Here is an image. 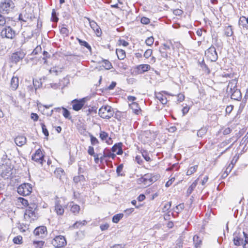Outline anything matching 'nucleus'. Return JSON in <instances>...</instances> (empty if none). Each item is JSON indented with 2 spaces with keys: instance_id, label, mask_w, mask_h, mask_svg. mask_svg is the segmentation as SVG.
<instances>
[{
  "instance_id": "1",
  "label": "nucleus",
  "mask_w": 248,
  "mask_h": 248,
  "mask_svg": "<svg viewBox=\"0 0 248 248\" xmlns=\"http://www.w3.org/2000/svg\"><path fill=\"white\" fill-rule=\"evenodd\" d=\"M159 178L160 175L158 174L147 173L137 178L136 182L138 185L143 187H147L156 181Z\"/></svg>"
},
{
  "instance_id": "2",
  "label": "nucleus",
  "mask_w": 248,
  "mask_h": 248,
  "mask_svg": "<svg viewBox=\"0 0 248 248\" xmlns=\"http://www.w3.org/2000/svg\"><path fill=\"white\" fill-rule=\"evenodd\" d=\"M37 205L34 203H31L30 205L25 209L23 218L25 221L32 223L38 218L37 212Z\"/></svg>"
},
{
  "instance_id": "3",
  "label": "nucleus",
  "mask_w": 248,
  "mask_h": 248,
  "mask_svg": "<svg viewBox=\"0 0 248 248\" xmlns=\"http://www.w3.org/2000/svg\"><path fill=\"white\" fill-rule=\"evenodd\" d=\"M54 211L59 216L63 215L65 209L67 207L66 200L64 197L56 196L54 198Z\"/></svg>"
},
{
  "instance_id": "4",
  "label": "nucleus",
  "mask_w": 248,
  "mask_h": 248,
  "mask_svg": "<svg viewBox=\"0 0 248 248\" xmlns=\"http://www.w3.org/2000/svg\"><path fill=\"white\" fill-rule=\"evenodd\" d=\"M15 8V4L12 0H2L0 2V13L8 15L12 12Z\"/></svg>"
},
{
  "instance_id": "5",
  "label": "nucleus",
  "mask_w": 248,
  "mask_h": 248,
  "mask_svg": "<svg viewBox=\"0 0 248 248\" xmlns=\"http://www.w3.org/2000/svg\"><path fill=\"white\" fill-rule=\"evenodd\" d=\"M98 114L103 119H109L113 116L114 110L109 105H104L99 108Z\"/></svg>"
},
{
  "instance_id": "6",
  "label": "nucleus",
  "mask_w": 248,
  "mask_h": 248,
  "mask_svg": "<svg viewBox=\"0 0 248 248\" xmlns=\"http://www.w3.org/2000/svg\"><path fill=\"white\" fill-rule=\"evenodd\" d=\"M31 159L37 164L43 166L46 162L45 159V152L42 148H39L35 151L31 156Z\"/></svg>"
},
{
  "instance_id": "7",
  "label": "nucleus",
  "mask_w": 248,
  "mask_h": 248,
  "mask_svg": "<svg viewBox=\"0 0 248 248\" xmlns=\"http://www.w3.org/2000/svg\"><path fill=\"white\" fill-rule=\"evenodd\" d=\"M32 186L28 183H24L20 185L17 188V193L22 196H29L32 192Z\"/></svg>"
},
{
  "instance_id": "8",
  "label": "nucleus",
  "mask_w": 248,
  "mask_h": 248,
  "mask_svg": "<svg viewBox=\"0 0 248 248\" xmlns=\"http://www.w3.org/2000/svg\"><path fill=\"white\" fill-rule=\"evenodd\" d=\"M67 243L65 236L62 235H55L51 240V244L54 248L65 247Z\"/></svg>"
},
{
  "instance_id": "9",
  "label": "nucleus",
  "mask_w": 248,
  "mask_h": 248,
  "mask_svg": "<svg viewBox=\"0 0 248 248\" xmlns=\"http://www.w3.org/2000/svg\"><path fill=\"white\" fill-rule=\"evenodd\" d=\"M25 54L21 50L12 53L8 58L9 62L13 64H16L21 61L25 57Z\"/></svg>"
},
{
  "instance_id": "10",
  "label": "nucleus",
  "mask_w": 248,
  "mask_h": 248,
  "mask_svg": "<svg viewBox=\"0 0 248 248\" xmlns=\"http://www.w3.org/2000/svg\"><path fill=\"white\" fill-rule=\"evenodd\" d=\"M33 234L37 239H43L47 234V229L45 226H39L35 228Z\"/></svg>"
},
{
  "instance_id": "11",
  "label": "nucleus",
  "mask_w": 248,
  "mask_h": 248,
  "mask_svg": "<svg viewBox=\"0 0 248 248\" xmlns=\"http://www.w3.org/2000/svg\"><path fill=\"white\" fill-rule=\"evenodd\" d=\"M116 156L115 154L112 152L110 149L105 148L103 151L102 155L99 157V161L103 162V161H108L109 159H114Z\"/></svg>"
},
{
  "instance_id": "12",
  "label": "nucleus",
  "mask_w": 248,
  "mask_h": 248,
  "mask_svg": "<svg viewBox=\"0 0 248 248\" xmlns=\"http://www.w3.org/2000/svg\"><path fill=\"white\" fill-rule=\"evenodd\" d=\"M0 36L2 38H6L12 39L15 38L16 33L10 26L4 28L0 32Z\"/></svg>"
},
{
  "instance_id": "13",
  "label": "nucleus",
  "mask_w": 248,
  "mask_h": 248,
  "mask_svg": "<svg viewBox=\"0 0 248 248\" xmlns=\"http://www.w3.org/2000/svg\"><path fill=\"white\" fill-rule=\"evenodd\" d=\"M207 58L211 62H215L217 59V54L214 46H210L205 52Z\"/></svg>"
},
{
  "instance_id": "14",
  "label": "nucleus",
  "mask_w": 248,
  "mask_h": 248,
  "mask_svg": "<svg viewBox=\"0 0 248 248\" xmlns=\"http://www.w3.org/2000/svg\"><path fill=\"white\" fill-rule=\"evenodd\" d=\"M165 95L174 96L175 95L170 93L167 91H162L155 93L156 98L162 105H166L168 102V99Z\"/></svg>"
},
{
  "instance_id": "15",
  "label": "nucleus",
  "mask_w": 248,
  "mask_h": 248,
  "mask_svg": "<svg viewBox=\"0 0 248 248\" xmlns=\"http://www.w3.org/2000/svg\"><path fill=\"white\" fill-rule=\"evenodd\" d=\"M86 102L84 98L80 99H75L71 101L72 108L75 111H79L82 109Z\"/></svg>"
},
{
  "instance_id": "16",
  "label": "nucleus",
  "mask_w": 248,
  "mask_h": 248,
  "mask_svg": "<svg viewBox=\"0 0 248 248\" xmlns=\"http://www.w3.org/2000/svg\"><path fill=\"white\" fill-rule=\"evenodd\" d=\"M171 50L169 46L163 44L159 48V52L162 58L167 59L170 57Z\"/></svg>"
},
{
  "instance_id": "17",
  "label": "nucleus",
  "mask_w": 248,
  "mask_h": 248,
  "mask_svg": "<svg viewBox=\"0 0 248 248\" xmlns=\"http://www.w3.org/2000/svg\"><path fill=\"white\" fill-rule=\"evenodd\" d=\"M89 23L91 28L93 29L97 37L101 36L102 34V30L96 22L93 20H89Z\"/></svg>"
},
{
  "instance_id": "18",
  "label": "nucleus",
  "mask_w": 248,
  "mask_h": 248,
  "mask_svg": "<svg viewBox=\"0 0 248 248\" xmlns=\"http://www.w3.org/2000/svg\"><path fill=\"white\" fill-rule=\"evenodd\" d=\"M63 66L61 64H55L49 70V73L54 76H58L62 71Z\"/></svg>"
},
{
  "instance_id": "19",
  "label": "nucleus",
  "mask_w": 248,
  "mask_h": 248,
  "mask_svg": "<svg viewBox=\"0 0 248 248\" xmlns=\"http://www.w3.org/2000/svg\"><path fill=\"white\" fill-rule=\"evenodd\" d=\"M14 141L17 146L22 147L27 143V138L23 135H18L15 138Z\"/></svg>"
},
{
  "instance_id": "20",
  "label": "nucleus",
  "mask_w": 248,
  "mask_h": 248,
  "mask_svg": "<svg viewBox=\"0 0 248 248\" xmlns=\"http://www.w3.org/2000/svg\"><path fill=\"white\" fill-rule=\"evenodd\" d=\"M129 108L136 115L141 114L142 110L137 102H131L129 105Z\"/></svg>"
},
{
  "instance_id": "21",
  "label": "nucleus",
  "mask_w": 248,
  "mask_h": 248,
  "mask_svg": "<svg viewBox=\"0 0 248 248\" xmlns=\"http://www.w3.org/2000/svg\"><path fill=\"white\" fill-rule=\"evenodd\" d=\"M87 153L89 155L92 156L94 158V161L96 164H98L99 162V154H96L94 151V149L92 146H89L88 148Z\"/></svg>"
},
{
  "instance_id": "22",
  "label": "nucleus",
  "mask_w": 248,
  "mask_h": 248,
  "mask_svg": "<svg viewBox=\"0 0 248 248\" xmlns=\"http://www.w3.org/2000/svg\"><path fill=\"white\" fill-rule=\"evenodd\" d=\"M99 138L102 140H106L108 144H112V140L111 138L109 137L108 134L104 131H101L99 133Z\"/></svg>"
},
{
  "instance_id": "23",
  "label": "nucleus",
  "mask_w": 248,
  "mask_h": 248,
  "mask_svg": "<svg viewBox=\"0 0 248 248\" xmlns=\"http://www.w3.org/2000/svg\"><path fill=\"white\" fill-rule=\"evenodd\" d=\"M237 82L238 78L237 77H234V78L232 79V80L230 81L227 87V90L229 91V92L238 89L237 88Z\"/></svg>"
},
{
  "instance_id": "24",
  "label": "nucleus",
  "mask_w": 248,
  "mask_h": 248,
  "mask_svg": "<svg viewBox=\"0 0 248 248\" xmlns=\"http://www.w3.org/2000/svg\"><path fill=\"white\" fill-rule=\"evenodd\" d=\"M19 85V79L17 77H13L10 81V88L13 91H16Z\"/></svg>"
},
{
  "instance_id": "25",
  "label": "nucleus",
  "mask_w": 248,
  "mask_h": 248,
  "mask_svg": "<svg viewBox=\"0 0 248 248\" xmlns=\"http://www.w3.org/2000/svg\"><path fill=\"white\" fill-rule=\"evenodd\" d=\"M136 69L139 73L141 74L149 71L151 69V66L147 64H140L137 66Z\"/></svg>"
},
{
  "instance_id": "26",
  "label": "nucleus",
  "mask_w": 248,
  "mask_h": 248,
  "mask_svg": "<svg viewBox=\"0 0 248 248\" xmlns=\"http://www.w3.org/2000/svg\"><path fill=\"white\" fill-rule=\"evenodd\" d=\"M17 201L19 205H22V208H27L30 205L28 200L23 197H18L17 199Z\"/></svg>"
},
{
  "instance_id": "27",
  "label": "nucleus",
  "mask_w": 248,
  "mask_h": 248,
  "mask_svg": "<svg viewBox=\"0 0 248 248\" xmlns=\"http://www.w3.org/2000/svg\"><path fill=\"white\" fill-rule=\"evenodd\" d=\"M115 53L119 60H124L126 58V52L124 49L121 48H116L115 50Z\"/></svg>"
},
{
  "instance_id": "28",
  "label": "nucleus",
  "mask_w": 248,
  "mask_h": 248,
  "mask_svg": "<svg viewBox=\"0 0 248 248\" xmlns=\"http://www.w3.org/2000/svg\"><path fill=\"white\" fill-rule=\"evenodd\" d=\"M231 94V97L235 100H240L242 98L241 92L239 90H235L230 92Z\"/></svg>"
},
{
  "instance_id": "29",
  "label": "nucleus",
  "mask_w": 248,
  "mask_h": 248,
  "mask_svg": "<svg viewBox=\"0 0 248 248\" xmlns=\"http://www.w3.org/2000/svg\"><path fill=\"white\" fill-rule=\"evenodd\" d=\"M100 66L105 70H110L113 68L111 62L108 60H102L100 62Z\"/></svg>"
},
{
  "instance_id": "30",
  "label": "nucleus",
  "mask_w": 248,
  "mask_h": 248,
  "mask_svg": "<svg viewBox=\"0 0 248 248\" xmlns=\"http://www.w3.org/2000/svg\"><path fill=\"white\" fill-rule=\"evenodd\" d=\"M112 153L117 155H122L123 153L122 146L120 144H115L110 149Z\"/></svg>"
},
{
  "instance_id": "31",
  "label": "nucleus",
  "mask_w": 248,
  "mask_h": 248,
  "mask_svg": "<svg viewBox=\"0 0 248 248\" xmlns=\"http://www.w3.org/2000/svg\"><path fill=\"white\" fill-rule=\"evenodd\" d=\"M1 175L3 177H5L7 176H8L9 174H10V172L11 171V169L10 167H8L6 165H2L1 167Z\"/></svg>"
},
{
  "instance_id": "32",
  "label": "nucleus",
  "mask_w": 248,
  "mask_h": 248,
  "mask_svg": "<svg viewBox=\"0 0 248 248\" xmlns=\"http://www.w3.org/2000/svg\"><path fill=\"white\" fill-rule=\"evenodd\" d=\"M195 248H201L202 246V240L197 235H195L193 238Z\"/></svg>"
},
{
  "instance_id": "33",
  "label": "nucleus",
  "mask_w": 248,
  "mask_h": 248,
  "mask_svg": "<svg viewBox=\"0 0 248 248\" xmlns=\"http://www.w3.org/2000/svg\"><path fill=\"white\" fill-rule=\"evenodd\" d=\"M224 33L227 37L232 36L233 34L232 27L231 25L225 26L224 28Z\"/></svg>"
},
{
  "instance_id": "34",
  "label": "nucleus",
  "mask_w": 248,
  "mask_h": 248,
  "mask_svg": "<svg viewBox=\"0 0 248 248\" xmlns=\"http://www.w3.org/2000/svg\"><path fill=\"white\" fill-rule=\"evenodd\" d=\"M80 210L79 205L77 204H73L70 206V211L74 215H78Z\"/></svg>"
},
{
  "instance_id": "35",
  "label": "nucleus",
  "mask_w": 248,
  "mask_h": 248,
  "mask_svg": "<svg viewBox=\"0 0 248 248\" xmlns=\"http://www.w3.org/2000/svg\"><path fill=\"white\" fill-rule=\"evenodd\" d=\"M233 243L234 245L239 246L243 244V238L239 235H235L233 237Z\"/></svg>"
},
{
  "instance_id": "36",
  "label": "nucleus",
  "mask_w": 248,
  "mask_h": 248,
  "mask_svg": "<svg viewBox=\"0 0 248 248\" xmlns=\"http://www.w3.org/2000/svg\"><path fill=\"white\" fill-rule=\"evenodd\" d=\"M199 178H198L196 180H195L188 188L187 190V193L188 195L191 194L192 192L193 191L194 189L196 188L198 184V180Z\"/></svg>"
},
{
  "instance_id": "37",
  "label": "nucleus",
  "mask_w": 248,
  "mask_h": 248,
  "mask_svg": "<svg viewBox=\"0 0 248 248\" xmlns=\"http://www.w3.org/2000/svg\"><path fill=\"white\" fill-rule=\"evenodd\" d=\"M86 223L87 222L85 220H83L82 221H77L72 225V227L73 229H77L85 225L86 224Z\"/></svg>"
},
{
  "instance_id": "38",
  "label": "nucleus",
  "mask_w": 248,
  "mask_h": 248,
  "mask_svg": "<svg viewBox=\"0 0 248 248\" xmlns=\"http://www.w3.org/2000/svg\"><path fill=\"white\" fill-rule=\"evenodd\" d=\"M140 152L141 154L143 157L146 161L151 162L152 161V159L150 156L149 154L146 150H141Z\"/></svg>"
},
{
  "instance_id": "39",
  "label": "nucleus",
  "mask_w": 248,
  "mask_h": 248,
  "mask_svg": "<svg viewBox=\"0 0 248 248\" xmlns=\"http://www.w3.org/2000/svg\"><path fill=\"white\" fill-rule=\"evenodd\" d=\"M198 168V165H196L188 168L186 172V175H191L197 171Z\"/></svg>"
},
{
  "instance_id": "40",
  "label": "nucleus",
  "mask_w": 248,
  "mask_h": 248,
  "mask_svg": "<svg viewBox=\"0 0 248 248\" xmlns=\"http://www.w3.org/2000/svg\"><path fill=\"white\" fill-rule=\"evenodd\" d=\"M45 242L43 240H35L33 241L32 244L35 248H43Z\"/></svg>"
},
{
  "instance_id": "41",
  "label": "nucleus",
  "mask_w": 248,
  "mask_h": 248,
  "mask_svg": "<svg viewBox=\"0 0 248 248\" xmlns=\"http://www.w3.org/2000/svg\"><path fill=\"white\" fill-rule=\"evenodd\" d=\"M69 79L68 76L63 78L62 79L60 80L59 85L62 87H65L69 83Z\"/></svg>"
},
{
  "instance_id": "42",
  "label": "nucleus",
  "mask_w": 248,
  "mask_h": 248,
  "mask_svg": "<svg viewBox=\"0 0 248 248\" xmlns=\"http://www.w3.org/2000/svg\"><path fill=\"white\" fill-rule=\"evenodd\" d=\"M129 43L128 42L121 38H120L119 40H118L116 43V46H123L124 47H126L129 46Z\"/></svg>"
},
{
  "instance_id": "43",
  "label": "nucleus",
  "mask_w": 248,
  "mask_h": 248,
  "mask_svg": "<svg viewBox=\"0 0 248 248\" xmlns=\"http://www.w3.org/2000/svg\"><path fill=\"white\" fill-rule=\"evenodd\" d=\"M201 67L204 73L206 75H209L210 73V70L207 65L205 63L204 61L201 63Z\"/></svg>"
},
{
  "instance_id": "44",
  "label": "nucleus",
  "mask_w": 248,
  "mask_h": 248,
  "mask_svg": "<svg viewBox=\"0 0 248 248\" xmlns=\"http://www.w3.org/2000/svg\"><path fill=\"white\" fill-rule=\"evenodd\" d=\"M123 217L124 214L123 213L117 214L112 217V221L113 223H117Z\"/></svg>"
},
{
  "instance_id": "45",
  "label": "nucleus",
  "mask_w": 248,
  "mask_h": 248,
  "mask_svg": "<svg viewBox=\"0 0 248 248\" xmlns=\"http://www.w3.org/2000/svg\"><path fill=\"white\" fill-rule=\"evenodd\" d=\"M232 169H233V165L229 164L227 166V167H226L223 173L222 174V177H227L228 175V174L230 173V172L232 171Z\"/></svg>"
},
{
  "instance_id": "46",
  "label": "nucleus",
  "mask_w": 248,
  "mask_h": 248,
  "mask_svg": "<svg viewBox=\"0 0 248 248\" xmlns=\"http://www.w3.org/2000/svg\"><path fill=\"white\" fill-rule=\"evenodd\" d=\"M13 242L15 244L21 245L23 243V237L21 235H17L14 237Z\"/></svg>"
},
{
  "instance_id": "47",
  "label": "nucleus",
  "mask_w": 248,
  "mask_h": 248,
  "mask_svg": "<svg viewBox=\"0 0 248 248\" xmlns=\"http://www.w3.org/2000/svg\"><path fill=\"white\" fill-rule=\"evenodd\" d=\"M245 21H246L247 24H248V17L243 16H240L238 20L239 25L242 26L243 27H245L246 25L244 23Z\"/></svg>"
},
{
  "instance_id": "48",
  "label": "nucleus",
  "mask_w": 248,
  "mask_h": 248,
  "mask_svg": "<svg viewBox=\"0 0 248 248\" xmlns=\"http://www.w3.org/2000/svg\"><path fill=\"white\" fill-rule=\"evenodd\" d=\"M78 41L80 46L85 47L89 50H91V46L86 41L82 40L80 39H78Z\"/></svg>"
},
{
  "instance_id": "49",
  "label": "nucleus",
  "mask_w": 248,
  "mask_h": 248,
  "mask_svg": "<svg viewBox=\"0 0 248 248\" xmlns=\"http://www.w3.org/2000/svg\"><path fill=\"white\" fill-rule=\"evenodd\" d=\"M89 136L90 138L91 144L92 146L97 145L99 143L98 140L95 137L93 136L92 134H90Z\"/></svg>"
},
{
  "instance_id": "50",
  "label": "nucleus",
  "mask_w": 248,
  "mask_h": 248,
  "mask_svg": "<svg viewBox=\"0 0 248 248\" xmlns=\"http://www.w3.org/2000/svg\"><path fill=\"white\" fill-rule=\"evenodd\" d=\"M40 124L42 127V132L46 137V139H47L49 136V132L44 123H41Z\"/></svg>"
},
{
  "instance_id": "51",
  "label": "nucleus",
  "mask_w": 248,
  "mask_h": 248,
  "mask_svg": "<svg viewBox=\"0 0 248 248\" xmlns=\"http://www.w3.org/2000/svg\"><path fill=\"white\" fill-rule=\"evenodd\" d=\"M85 180V177L83 175L75 176L73 178V181L76 184H78L81 181Z\"/></svg>"
},
{
  "instance_id": "52",
  "label": "nucleus",
  "mask_w": 248,
  "mask_h": 248,
  "mask_svg": "<svg viewBox=\"0 0 248 248\" xmlns=\"http://www.w3.org/2000/svg\"><path fill=\"white\" fill-rule=\"evenodd\" d=\"M62 109L63 117L65 118L70 119L71 118V116H70V112L69 110L65 108H62Z\"/></svg>"
},
{
  "instance_id": "53",
  "label": "nucleus",
  "mask_w": 248,
  "mask_h": 248,
  "mask_svg": "<svg viewBox=\"0 0 248 248\" xmlns=\"http://www.w3.org/2000/svg\"><path fill=\"white\" fill-rule=\"evenodd\" d=\"M177 101L178 103L183 102L185 99V95L183 93H178L176 95Z\"/></svg>"
},
{
  "instance_id": "54",
  "label": "nucleus",
  "mask_w": 248,
  "mask_h": 248,
  "mask_svg": "<svg viewBox=\"0 0 248 248\" xmlns=\"http://www.w3.org/2000/svg\"><path fill=\"white\" fill-rule=\"evenodd\" d=\"M154 41L155 39L153 36H150L145 40V43L148 46H151L153 45Z\"/></svg>"
},
{
  "instance_id": "55",
  "label": "nucleus",
  "mask_w": 248,
  "mask_h": 248,
  "mask_svg": "<svg viewBox=\"0 0 248 248\" xmlns=\"http://www.w3.org/2000/svg\"><path fill=\"white\" fill-rule=\"evenodd\" d=\"M60 32L64 36H68L69 34V30L65 27H62L61 28Z\"/></svg>"
},
{
  "instance_id": "56",
  "label": "nucleus",
  "mask_w": 248,
  "mask_h": 248,
  "mask_svg": "<svg viewBox=\"0 0 248 248\" xmlns=\"http://www.w3.org/2000/svg\"><path fill=\"white\" fill-rule=\"evenodd\" d=\"M207 132V129L205 127H202L197 132V135L198 137H202Z\"/></svg>"
},
{
  "instance_id": "57",
  "label": "nucleus",
  "mask_w": 248,
  "mask_h": 248,
  "mask_svg": "<svg viewBox=\"0 0 248 248\" xmlns=\"http://www.w3.org/2000/svg\"><path fill=\"white\" fill-rule=\"evenodd\" d=\"M153 54V50L152 49H147L143 54V56L146 58L148 59L151 56V55Z\"/></svg>"
},
{
  "instance_id": "58",
  "label": "nucleus",
  "mask_w": 248,
  "mask_h": 248,
  "mask_svg": "<svg viewBox=\"0 0 248 248\" xmlns=\"http://www.w3.org/2000/svg\"><path fill=\"white\" fill-rule=\"evenodd\" d=\"M123 167L124 166L123 164H120L117 167L116 172L118 176L124 175L123 174L121 173V172L123 171Z\"/></svg>"
},
{
  "instance_id": "59",
  "label": "nucleus",
  "mask_w": 248,
  "mask_h": 248,
  "mask_svg": "<svg viewBox=\"0 0 248 248\" xmlns=\"http://www.w3.org/2000/svg\"><path fill=\"white\" fill-rule=\"evenodd\" d=\"M0 13V27L4 26L6 24V18Z\"/></svg>"
},
{
  "instance_id": "60",
  "label": "nucleus",
  "mask_w": 248,
  "mask_h": 248,
  "mask_svg": "<svg viewBox=\"0 0 248 248\" xmlns=\"http://www.w3.org/2000/svg\"><path fill=\"white\" fill-rule=\"evenodd\" d=\"M183 13V11L180 9H176L173 11V14L176 16H181Z\"/></svg>"
},
{
  "instance_id": "61",
  "label": "nucleus",
  "mask_w": 248,
  "mask_h": 248,
  "mask_svg": "<svg viewBox=\"0 0 248 248\" xmlns=\"http://www.w3.org/2000/svg\"><path fill=\"white\" fill-rule=\"evenodd\" d=\"M236 74H235L234 73H228V74H224L222 75V77L223 78H234V77H236Z\"/></svg>"
},
{
  "instance_id": "62",
  "label": "nucleus",
  "mask_w": 248,
  "mask_h": 248,
  "mask_svg": "<svg viewBox=\"0 0 248 248\" xmlns=\"http://www.w3.org/2000/svg\"><path fill=\"white\" fill-rule=\"evenodd\" d=\"M140 22L143 24L147 25L150 23V19L146 17H142L140 19Z\"/></svg>"
},
{
  "instance_id": "63",
  "label": "nucleus",
  "mask_w": 248,
  "mask_h": 248,
  "mask_svg": "<svg viewBox=\"0 0 248 248\" xmlns=\"http://www.w3.org/2000/svg\"><path fill=\"white\" fill-rule=\"evenodd\" d=\"M175 180V178L174 177H171L166 183L165 186L167 187L170 186L172 184V183L174 182Z\"/></svg>"
},
{
  "instance_id": "64",
  "label": "nucleus",
  "mask_w": 248,
  "mask_h": 248,
  "mask_svg": "<svg viewBox=\"0 0 248 248\" xmlns=\"http://www.w3.org/2000/svg\"><path fill=\"white\" fill-rule=\"evenodd\" d=\"M243 234L245 238V243L244 244L243 247L244 248H248V236L245 232H243Z\"/></svg>"
}]
</instances>
